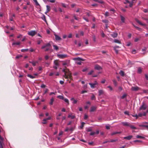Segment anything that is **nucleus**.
I'll use <instances>...</instances> for the list:
<instances>
[{
	"instance_id": "obj_1",
	"label": "nucleus",
	"mask_w": 148,
	"mask_h": 148,
	"mask_svg": "<svg viewBox=\"0 0 148 148\" xmlns=\"http://www.w3.org/2000/svg\"><path fill=\"white\" fill-rule=\"evenodd\" d=\"M69 72L68 73L67 75H66V73L67 72L66 71L65 69H63V71L65 73V74L64 76V77L66 79H67L69 78L71 80L72 79V77L71 75V73L68 70Z\"/></svg>"
},
{
	"instance_id": "obj_2",
	"label": "nucleus",
	"mask_w": 148,
	"mask_h": 148,
	"mask_svg": "<svg viewBox=\"0 0 148 148\" xmlns=\"http://www.w3.org/2000/svg\"><path fill=\"white\" fill-rule=\"evenodd\" d=\"M51 46V45L49 43L45 44L41 47V49H43L45 48H46L45 50V51H47L50 50L49 47Z\"/></svg>"
},
{
	"instance_id": "obj_3",
	"label": "nucleus",
	"mask_w": 148,
	"mask_h": 148,
	"mask_svg": "<svg viewBox=\"0 0 148 148\" xmlns=\"http://www.w3.org/2000/svg\"><path fill=\"white\" fill-rule=\"evenodd\" d=\"M147 107V106L144 102L142 103V105L140 106L139 110L140 111L141 110H145L146 109Z\"/></svg>"
},
{
	"instance_id": "obj_4",
	"label": "nucleus",
	"mask_w": 148,
	"mask_h": 148,
	"mask_svg": "<svg viewBox=\"0 0 148 148\" xmlns=\"http://www.w3.org/2000/svg\"><path fill=\"white\" fill-rule=\"evenodd\" d=\"M36 34V32L35 31H31L30 32H29L28 34L30 36H34Z\"/></svg>"
},
{
	"instance_id": "obj_5",
	"label": "nucleus",
	"mask_w": 148,
	"mask_h": 148,
	"mask_svg": "<svg viewBox=\"0 0 148 148\" xmlns=\"http://www.w3.org/2000/svg\"><path fill=\"white\" fill-rule=\"evenodd\" d=\"M62 62H63L62 65L63 66H68L70 63V60H66L65 61H62Z\"/></svg>"
},
{
	"instance_id": "obj_6",
	"label": "nucleus",
	"mask_w": 148,
	"mask_h": 148,
	"mask_svg": "<svg viewBox=\"0 0 148 148\" xmlns=\"http://www.w3.org/2000/svg\"><path fill=\"white\" fill-rule=\"evenodd\" d=\"M89 84L90 85V87L92 88H95V86L98 84L97 82L96 81H95L94 83H89Z\"/></svg>"
},
{
	"instance_id": "obj_7",
	"label": "nucleus",
	"mask_w": 148,
	"mask_h": 148,
	"mask_svg": "<svg viewBox=\"0 0 148 148\" xmlns=\"http://www.w3.org/2000/svg\"><path fill=\"white\" fill-rule=\"evenodd\" d=\"M140 88L136 86H132V87L131 90L133 91H137L140 89Z\"/></svg>"
},
{
	"instance_id": "obj_8",
	"label": "nucleus",
	"mask_w": 148,
	"mask_h": 148,
	"mask_svg": "<svg viewBox=\"0 0 148 148\" xmlns=\"http://www.w3.org/2000/svg\"><path fill=\"white\" fill-rule=\"evenodd\" d=\"M57 56L59 58L63 59L67 57V56L66 54H58Z\"/></svg>"
},
{
	"instance_id": "obj_9",
	"label": "nucleus",
	"mask_w": 148,
	"mask_h": 148,
	"mask_svg": "<svg viewBox=\"0 0 148 148\" xmlns=\"http://www.w3.org/2000/svg\"><path fill=\"white\" fill-rule=\"evenodd\" d=\"M73 60H75V61L77 60V61H84V59H83L82 58H79V57L74 58L73 59Z\"/></svg>"
},
{
	"instance_id": "obj_10",
	"label": "nucleus",
	"mask_w": 148,
	"mask_h": 148,
	"mask_svg": "<svg viewBox=\"0 0 148 148\" xmlns=\"http://www.w3.org/2000/svg\"><path fill=\"white\" fill-rule=\"evenodd\" d=\"M46 7L47 8V10L46 12H45V14H47V13L49 12L51 10V7L49 6L48 5H47Z\"/></svg>"
},
{
	"instance_id": "obj_11",
	"label": "nucleus",
	"mask_w": 148,
	"mask_h": 148,
	"mask_svg": "<svg viewBox=\"0 0 148 148\" xmlns=\"http://www.w3.org/2000/svg\"><path fill=\"white\" fill-rule=\"evenodd\" d=\"M95 69L98 70H99L102 69V68L99 65L96 64L95 66Z\"/></svg>"
},
{
	"instance_id": "obj_12",
	"label": "nucleus",
	"mask_w": 148,
	"mask_h": 148,
	"mask_svg": "<svg viewBox=\"0 0 148 148\" xmlns=\"http://www.w3.org/2000/svg\"><path fill=\"white\" fill-rule=\"evenodd\" d=\"M135 20L138 23H139L140 25L144 26H146V25L145 24L142 23L141 22H140V21H139V20H138L137 18L135 19Z\"/></svg>"
},
{
	"instance_id": "obj_13",
	"label": "nucleus",
	"mask_w": 148,
	"mask_h": 148,
	"mask_svg": "<svg viewBox=\"0 0 148 148\" xmlns=\"http://www.w3.org/2000/svg\"><path fill=\"white\" fill-rule=\"evenodd\" d=\"M96 109L97 107L96 106H92L91 107L90 111V112H93L96 110Z\"/></svg>"
},
{
	"instance_id": "obj_14",
	"label": "nucleus",
	"mask_w": 148,
	"mask_h": 148,
	"mask_svg": "<svg viewBox=\"0 0 148 148\" xmlns=\"http://www.w3.org/2000/svg\"><path fill=\"white\" fill-rule=\"evenodd\" d=\"M121 124L124 126H129L130 123L127 122H122Z\"/></svg>"
},
{
	"instance_id": "obj_15",
	"label": "nucleus",
	"mask_w": 148,
	"mask_h": 148,
	"mask_svg": "<svg viewBox=\"0 0 148 148\" xmlns=\"http://www.w3.org/2000/svg\"><path fill=\"white\" fill-rule=\"evenodd\" d=\"M54 35L55 36V39L56 40H61V38L60 36H58V35L55 34Z\"/></svg>"
},
{
	"instance_id": "obj_16",
	"label": "nucleus",
	"mask_w": 148,
	"mask_h": 148,
	"mask_svg": "<svg viewBox=\"0 0 148 148\" xmlns=\"http://www.w3.org/2000/svg\"><path fill=\"white\" fill-rule=\"evenodd\" d=\"M133 137L132 136H127L123 138L124 139H127L128 140H130Z\"/></svg>"
},
{
	"instance_id": "obj_17",
	"label": "nucleus",
	"mask_w": 148,
	"mask_h": 148,
	"mask_svg": "<svg viewBox=\"0 0 148 148\" xmlns=\"http://www.w3.org/2000/svg\"><path fill=\"white\" fill-rule=\"evenodd\" d=\"M71 100L73 101V104H76L77 102V100L75 99L74 98H71Z\"/></svg>"
},
{
	"instance_id": "obj_18",
	"label": "nucleus",
	"mask_w": 148,
	"mask_h": 148,
	"mask_svg": "<svg viewBox=\"0 0 148 148\" xmlns=\"http://www.w3.org/2000/svg\"><path fill=\"white\" fill-rule=\"evenodd\" d=\"M93 1L95 2H98L102 4H103L104 3V2L101 0H93Z\"/></svg>"
},
{
	"instance_id": "obj_19",
	"label": "nucleus",
	"mask_w": 148,
	"mask_h": 148,
	"mask_svg": "<svg viewBox=\"0 0 148 148\" xmlns=\"http://www.w3.org/2000/svg\"><path fill=\"white\" fill-rule=\"evenodd\" d=\"M69 118H71L72 119H73L75 118V116L74 115H72V114H70L68 116Z\"/></svg>"
},
{
	"instance_id": "obj_20",
	"label": "nucleus",
	"mask_w": 148,
	"mask_h": 148,
	"mask_svg": "<svg viewBox=\"0 0 148 148\" xmlns=\"http://www.w3.org/2000/svg\"><path fill=\"white\" fill-rule=\"evenodd\" d=\"M111 35L113 37L115 38L118 35V34L116 33H114L111 34Z\"/></svg>"
},
{
	"instance_id": "obj_21",
	"label": "nucleus",
	"mask_w": 148,
	"mask_h": 148,
	"mask_svg": "<svg viewBox=\"0 0 148 148\" xmlns=\"http://www.w3.org/2000/svg\"><path fill=\"white\" fill-rule=\"evenodd\" d=\"M103 91L102 90H99V95L100 96L103 93Z\"/></svg>"
},
{
	"instance_id": "obj_22",
	"label": "nucleus",
	"mask_w": 148,
	"mask_h": 148,
	"mask_svg": "<svg viewBox=\"0 0 148 148\" xmlns=\"http://www.w3.org/2000/svg\"><path fill=\"white\" fill-rule=\"evenodd\" d=\"M29 62L30 63H32V65L33 66H36V63H38V61H36V62H34V61H33V62L29 61Z\"/></svg>"
},
{
	"instance_id": "obj_23",
	"label": "nucleus",
	"mask_w": 148,
	"mask_h": 148,
	"mask_svg": "<svg viewBox=\"0 0 148 148\" xmlns=\"http://www.w3.org/2000/svg\"><path fill=\"white\" fill-rule=\"evenodd\" d=\"M121 132H113V133H111V135L112 136H113V135H115V134H121Z\"/></svg>"
},
{
	"instance_id": "obj_24",
	"label": "nucleus",
	"mask_w": 148,
	"mask_h": 148,
	"mask_svg": "<svg viewBox=\"0 0 148 148\" xmlns=\"http://www.w3.org/2000/svg\"><path fill=\"white\" fill-rule=\"evenodd\" d=\"M21 44V42H13L12 43V45H19Z\"/></svg>"
},
{
	"instance_id": "obj_25",
	"label": "nucleus",
	"mask_w": 148,
	"mask_h": 148,
	"mask_svg": "<svg viewBox=\"0 0 148 148\" xmlns=\"http://www.w3.org/2000/svg\"><path fill=\"white\" fill-rule=\"evenodd\" d=\"M54 63L56 66H58L59 65L58 61L57 60H55L54 61Z\"/></svg>"
},
{
	"instance_id": "obj_26",
	"label": "nucleus",
	"mask_w": 148,
	"mask_h": 148,
	"mask_svg": "<svg viewBox=\"0 0 148 148\" xmlns=\"http://www.w3.org/2000/svg\"><path fill=\"white\" fill-rule=\"evenodd\" d=\"M136 28L137 30L139 31H140L142 30V29L137 26H136L134 24H132Z\"/></svg>"
},
{
	"instance_id": "obj_27",
	"label": "nucleus",
	"mask_w": 148,
	"mask_h": 148,
	"mask_svg": "<svg viewBox=\"0 0 148 148\" xmlns=\"http://www.w3.org/2000/svg\"><path fill=\"white\" fill-rule=\"evenodd\" d=\"M53 47L54 49L56 50L57 51L59 49V47L57 45H53Z\"/></svg>"
},
{
	"instance_id": "obj_28",
	"label": "nucleus",
	"mask_w": 148,
	"mask_h": 148,
	"mask_svg": "<svg viewBox=\"0 0 148 148\" xmlns=\"http://www.w3.org/2000/svg\"><path fill=\"white\" fill-rule=\"evenodd\" d=\"M120 17H121V20L122 22L123 23H124L125 22V18L121 15L120 16Z\"/></svg>"
},
{
	"instance_id": "obj_29",
	"label": "nucleus",
	"mask_w": 148,
	"mask_h": 148,
	"mask_svg": "<svg viewBox=\"0 0 148 148\" xmlns=\"http://www.w3.org/2000/svg\"><path fill=\"white\" fill-rule=\"evenodd\" d=\"M114 42L119 44H121V42L119 40L117 39H115L114 40Z\"/></svg>"
},
{
	"instance_id": "obj_30",
	"label": "nucleus",
	"mask_w": 148,
	"mask_h": 148,
	"mask_svg": "<svg viewBox=\"0 0 148 148\" xmlns=\"http://www.w3.org/2000/svg\"><path fill=\"white\" fill-rule=\"evenodd\" d=\"M3 140H0V148H3Z\"/></svg>"
},
{
	"instance_id": "obj_31",
	"label": "nucleus",
	"mask_w": 148,
	"mask_h": 148,
	"mask_svg": "<svg viewBox=\"0 0 148 148\" xmlns=\"http://www.w3.org/2000/svg\"><path fill=\"white\" fill-rule=\"evenodd\" d=\"M102 22L104 23H106V24H107L108 23L109 21L108 20L104 19L102 20Z\"/></svg>"
},
{
	"instance_id": "obj_32",
	"label": "nucleus",
	"mask_w": 148,
	"mask_h": 148,
	"mask_svg": "<svg viewBox=\"0 0 148 148\" xmlns=\"http://www.w3.org/2000/svg\"><path fill=\"white\" fill-rule=\"evenodd\" d=\"M64 101L67 103L68 105H69V102L68 99L67 98L64 99Z\"/></svg>"
},
{
	"instance_id": "obj_33",
	"label": "nucleus",
	"mask_w": 148,
	"mask_h": 148,
	"mask_svg": "<svg viewBox=\"0 0 148 148\" xmlns=\"http://www.w3.org/2000/svg\"><path fill=\"white\" fill-rule=\"evenodd\" d=\"M54 99L53 98H52L51 100H50V102L49 103V104L50 105H52L53 104V102L54 101Z\"/></svg>"
},
{
	"instance_id": "obj_34",
	"label": "nucleus",
	"mask_w": 148,
	"mask_h": 148,
	"mask_svg": "<svg viewBox=\"0 0 148 148\" xmlns=\"http://www.w3.org/2000/svg\"><path fill=\"white\" fill-rule=\"evenodd\" d=\"M27 76L31 79H34L35 77L33 76L30 74H28Z\"/></svg>"
},
{
	"instance_id": "obj_35",
	"label": "nucleus",
	"mask_w": 148,
	"mask_h": 148,
	"mask_svg": "<svg viewBox=\"0 0 148 148\" xmlns=\"http://www.w3.org/2000/svg\"><path fill=\"white\" fill-rule=\"evenodd\" d=\"M34 2L35 3L36 5L37 6H40V5L38 3L37 0H33Z\"/></svg>"
},
{
	"instance_id": "obj_36",
	"label": "nucleus",
	"mask_w": 148,
	"mask_h": 148,
	"mask_svg": "<svg viewBox=\"0 0 148 148\" xmlns=\"http://www.w3.org/2000/svg\"><path fill=\"white\" fill-rule=\"evenodd\" d=\"M85 124V123L84 122H82L81 123V126H80L81 129H82L83 128V127L84 126Z\"/></svg>"
},
{
	"instance_id": "obj_37",
	"label": "nucleus",
	"mask_w": 148,
	"mask_h": 148,
	"mask_svg": "<svg viewBox=\"0 0 148 148\" xmlns=\"http://www.w3.org/2000/svg\"><path fill=\"white\" fill-rule=\"evenodd\" d=\"M129 126L132 129H137V128L136 127H134V126L133 125H130V126Z\"/></svg>"
},
{
	"instance_id": "obj_38",
	"label": "nucleus",
	"mask_w": 148,
	"mask_h": 148,
	"mask_svg": "<svg viewBox=\"0 0 148 148\" xmlns=\"http://www.w3.org/2000/svg\"><path fill=\"white\" fill-rule=\"evenodd\" d=\"M120 74L122 76H123L124 75V72L122 71H121L119 72Z\"/></svg>"
},
{
	"instance_id": "obj_39",
	"label": "nucleus",
	"mask_w": 148,
	"mask_h": 148,
	"mask_svg": "<svg viewBox=\"0 0 148 148\" xmlns=\"http://www.w3.org/2000/svg\"><path fill=\"white\" fill-rule=\"evenodd\" d=\"M113 82L114 86H116L117 85V83L116 81L115 80H113Z\"/></svg>"
},
{
	"instance_id": "obj_40",
	"label": "nucleus",
	"mask_w": 148,
	"mask_h": 148,
	"mask_svg": "<svg viewBox=\"0 0 148 148\" xmlns=\"http://www.w3.org/2000/svg\"><path fill=\"white\" fill-rule=\"evenodd\" d=\"M136 137L137 138H142V139H144L145 138L144 137L142 136H140L139 135H137L136 136Z\"/></svg>"
},
{
	"instance_id": "obj_41",
	"label": "nucleus",
	"mask_w": 148,
	"mask_h": 148,
	"mask_svg": "<svg viewBox=\"0 0 148 148\" xmlns=\"http://www.w3.org/2000/svg\"><path fill=\"white\" fill-rule=\"evenodd\" d=\"M29 49H22L21 50V51L23 52H25L28 51Z\"/></svg>"
},
{
	"instance_id": "obj_42",
	"label": "nucleus",
	"mask_w": 148,
	"mask_h": 148,
	"mask_svg": "<svg viewBox=\"0 0 148 148\" xmlns=\"http://www.w3.org/2000/svg\"><path fill=\"white\" fill-rule=\"evenodd\" d=\"M142 69L140 67H139L138 68V73H140L142 72Z\"/></svg>"
},
{
	"instance_id": "obj_43",
	"label": "nucleus",
	"mask_w": 148,
	"mask_h": 148,
	"mask_svg": "<svg viewBox=\"0 0 148 148\" xmlns=\"http://www.w3.org/2000/svg\"><path fill=\"white\" fill-rule=\"evenodd\" d=\"M95 99H96V98H95V96L93 94H92V95L91 96V99L92 100H95Z\"/></svg>"
},
{
	"instance_id": "obj_44",
	"label": "nucleus",
	"mask_w": 148,
	"mask_h": 148,
	"mask_svg": "<svg viewBox=\"0 0 148 148\" xmlns=\"http://www.w3.org/2000/svg\"><path fill=\"white\" fill-rule=\"evenodd\" d=\"M140 126L146 127L147 128V130H148V125H140Z\"/></svg>"
},
{
	"instance_id": "obj_45",
	"label": "nucleus",
	"mask_w": 148,
	"mask_h": 148,
	"mask_svg": "<svg viewBox=\"0 0 148 148\" xmlns=\"http://www.w3.org/2000/svg\"><path fill=\"white\" fill-rule=\"evenodd\" d=\"M118 140L117 139H115V140H112L110 141V142L113 143L115 142Z\"/></svg>"
},
{
	"instance_id": "obj_46",
	"label": "nucleus",
	"mask_w": 148,
	"mask_h": 148,
	"mask_svg": "<svg viewBox=\"0 0 148 148\" xmlns=\"http://www.w3.org/2000/svg\"><path fill=\"white\" fill-rule=\"evenodd\" d=\"M57 97L60 99H64L63 97L62 96H61V95L58 96Z\"/></svg>"
},
{
	"instance_id": "obj_47",
	"label": "nucleus",
	"mask_w": 148,
	"mask_h": 148,
	"mask_svg": "<svg viewBox=\"0 0 148 148\" xmlns=\"http://www.w3.org/2000/svg\"><path fill=\"white\" fill-rule=\"evenodd\" d=\"M46 87V86L44 84H42L40 86L41 88H45Z\"/></svg>"
},
{
	"instance_id": "obj_48",
	"label": "nucleus",
	"mask_w": 148,
	"mask_h": 148,
	"mask_svg": "<svg viewBox=\"0 0 148 148\" xmlns=\"http://www.w3.org/2000/svg\"><path fill=\"white\" fill-rule=\"evenodd\" d=\"M87 131L88 132H91L92 131V128L91 127H89V128H88L87 129Z\"/></svg>"
},
{
	"instance_id": "obj_49",
	"label": "nucleus",
	"mask_w": 148,
	"mask_h": 148,
	"mask_svg": "<svg viewBox=\"0 0 148 148\" xmlns=\"http://www.w3.org/2000/svg\"><path fill=\"white\" fill-rule=\"evenodd\" d=\"M123 89L122 88L121 86H119L118 88V91L119 92H121Z\"/></svg>"
},
{
	"instance_id": "obj_50",
	"label": "nucleus",
	"mask_w": 148,
	"mask_h": 148,
	"mask_svg": "<svg viewBox=\"0 0 148 148\" xmlns=\"http://www.w3.org/2000/svg\"><path fill=\"white\" fill-rule=\"evenodd\" d=\"M88 116L86 114H85L84 116V119L85 120H86L88 119Z\"/></svg>"
},
{
	"instance_id": "obj_51",
	"label": "nucleus",
	"mask_w": 148,
	"mask_h": 148,
	"mask_svg": "<svg viewBox=\"0 0 148 148\" xmlns=\"http://www.w3.org/2000/svg\"><path fill=\"white\" fill-rule=\"evenodd\" d=\"M129 65H132L134 64V63L131 62V61L129 60L128 62Z\"/></svg>"
},
{
	"instance_id": "obj_52",
	"label": "nucleus",
	"mask_w": 148,
	"mask_h": 148,
	"mask_svg": "<svg viewBox=\"0 0 148 148\" xmlns=\"http://www.w3.org/2000/svg\"><path fill=\"white\" fill-rule=\"evenodd\" d=\"M105 15L106 16H109V13L108 12H106L105 14Z\"/></svg>"
},
{
	"instance_id": "obj_53",
	"label": "nucleus",
	"mask_w": 148,
	"mask_h": 148,
	"mask_svg": "<svg viewBox=\"0 0 148 148\" xmlns=\"http://www.w3.org/2000/svg\"><path fill=\"white\" fill-rule=\"evenodd\" d=\"M93 72H94V71L93 70H91V71H90V72H89L88 73V75H91L92 74V73Z\"/></svg>"
},
{
	"instance_id": "obj_54",
	"label": "nucleus",
	"mask_w": 148,
	"mask_h": 148,
	"mask_svg": "<svg viewBox=\"0 0 148 148\" xmlns=\"http://www.w3.org/2000/svg\"><path fill=\"white\" fill-rule=\"evenodd\" d=\"M133 2H130V3H130L129 5V6L130 7H132L133 5Z\"/></svg>"
},
{
	"instance_id": "obj_55",
	"label": "nucleus",
	"mask_w": 148,
	"mask_h": 148,
	"mask_svg": "<svg viewBox=\"0 0 148 148\" xmlns=\"http://www.w3.org/2000/svg\"><path fill=\"white\" fill-rule=\"evenodd\" d=\"M130 3V2L128 0H125V1L124 2V3L125 4H126Z\"/></svg>"
},
{
	"instance_id": "obj_56",
	"label": "nucleus",
	"mask_w": 148,
	"mask_h": 148,
	"mask_svg": "<svg viewBox=\"0 0 148 148\" xmlns=\"http://www.w3.org/2000/svg\"><path fill=\"white\" fill-rule=\"evenodd\" d=\"M43 122L42 123L44 124H46V123H47V122H46V119H44L43 120Z\"/></svg>"
},
{
	"instance_id": "obj_57",
	"label": "nucleus",
	"mask_w": 148,
	"mask_h": 148,
	"mask_svg": "<svg viewBox=\"0 0 148 148\" xmlns=\"http://www.w3.org/2000/svg\"><path fill=\"white\" fill-rule=\"evenodd\" d=\"M22 57V55H18L16 57V59H19L20 58Z\"/></svg>"
},
{
	"instance_id": "obj_58",
	"label": "nucleus",
	"mask_w": 148,
	"mask_h": 148,
	"mask_svg": "<svg viewBox=\"0 0 148 148\" xmlns=\"http://www.w3.org/2000/svg\"><path fill=\"white\" fill-rule=\"evenodd\" d=\"M73 17L74 18V19L77 20H78V18H77L75 16V14H73Z\"/></svg>"
},
{
	"instance_id": "obj_59",
	"label": "nucleus",
	"mask_w": 148,
	"mask_h": 148,
	"mask_svg": "<svg viewBox=\"0 0 148 148\" xmlns=\"http://www.w3.org/2000/svg\"><path fill=\"white\" fill-rule=\"evenodd\" d=\"M92 38L93 39V40L94 42L96 41V37L95 35H94L92 36Z\"/></svg>"
},
{
	"instance_id": "obj_60",
	"label": "nucleus",
	"mask_w": 148,
	"mask_h": 148,
	"mask_svg": "<svg viewBox=\"0 0 148 148\" xmlns=\"http://www.w3.org/2000/svg\"><path fill=\"white\" fill-rule=\"evenodd\" d=\"M95 134V132H92L90 133V136H93Z\"/></svg>"
},
{
	"instance_id": "obj_61",
	"label": "nucleus",
	"mask_w": 148,
	"mask_h": 148,
	"mask_svg": "<svg viewBox=\"0 0 148 148\" xmlns=\"http://www.w3.org/2000/svg\"><path fill=\"white\" fill-rule=\"evenodd\" d=\"M80 35L81 36H83L84 35V32L83 31H80Z\"/></svg>"
},
{
	"instance_id": "obj_62",
	"label": "nucleus",
	"mask_w": 148,
	"mask_h": 148,
	"mask_svg": "<svg viewBox=\"0 0 148 148\" xmlns=\"http://www.w3.org/2000/svg\"><path fill=\"white\" fill-rule=\"evenodd\" d=\"M49 90L48 89L46 88L45 91L44 92V94H45L46 93H47L48 91Z\"/></svg>"
},
{
	"instance_id": "obj_63",
	"label": "nucleus",
	"mask_w": 148,
	"mask_h": 148,
	"mask_svg": "<svg viewBox=\"0 0 148 148\" xmlns=\"http://www.w3.org/2000/svg\"><path fill=\"white\" fill-rule=\"evenodd\" d=\"M42 41V40H38L37 41V44L38 45H40L41 43V42Z\"/></svg>"
},
{
	"instance_id": "obj_64",
	"label": "nucleus",
	"mask_w": 148,
	"mask_h": 148,
	"mask_svg": "<svg viewBox=\"0 0 148 148\" xmlns=\"http://www.w3.org/2000/svg\"><path fill=\"white\" fill-rule=\"evenodd\" d=\"M49 1L51 3H54L56 1L55 0H49Z\"/></svg>"
}]
</instances>
